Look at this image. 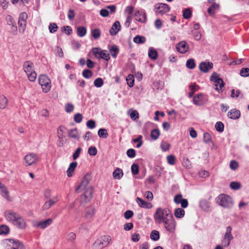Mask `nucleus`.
Wrapping results in <instances>:
<instances>
[{"label":"nucleus","instance_id":"obj_1","mask_svg":"<svg viewBox=\"0 0 249 249\" xmlns=\"http://www.w3.org/2000/svg\"><path fill=\"white\" fill-rule=\"evenodd\" d=\"M172 215L170 211L166 208H158L154 213V219L158 224H161Z\"/></svg>","mask_w":249,"mask_h":249},{"label":"nucleus","instance_id":"obj_2","mask_svg":"<svg viewBox=\"0 0 249 249\" xmlns=\"http://www.w3.org/2000/svg\"><path fill=\"white\" fill-rule=\"evenodd\" d=\"M34 67L33 62L30 61H25L23 65L24 71L31 82L35 81L37 77V74L34 70Z\"/></svg>","mask_w":249,"mask_h":249},{"label":"nucleus","instance_id":"obj_3","mask_svg":"<svg viewBox=\"0 0 249 249\" xmlns=\"http://www.w3.org/2000/svg\"><path fill=\"white\" fill-rule=\"evenodd\" d=\"M216 202L219 205L225 208H231L233 206L231 197L225 194L219 195L217 198Z\"/></svg>","mask_w":249,"mask_h":249},{"label":"nucleus","instance_id":"obj_4","mask_svg":"<svg viewBox=\"0 0 249 249\" xmlns=\"http://www.w3.org/2000/svg\"><path fill=\"white\" fill-rule=\"evenodd\" d=\"M111 240L109 235H104L98 239L93 244V249H103L107 247Z\"/></svg>","mask_w":249,"mask_h":249},{"label":"nucleus","instance_id":"obj_5","mask_svg":"<svg viewBox=\"0 0 249 249\" xmlns=\"http://www.w3.org/2000/svg\"><path fill=\"white\" fill-rule=\"evenodd\" d=\"M38 83L44 92L47 93L50 91L52 87L51 82L47 75H40L38 77Z\"/></svg>","mask_w":249,"mask_h":249},{"label":"nucleus","instance_id":"obj_6","mask_svg":"<svg viewBox=\"0 0 249 249\" xmlns=\"http://www.w3.org/2000/svg\"><path fill=\"white\" fill-rule=\"evenodd\" d=\"M210 80L215 83V89L216 90L219 92L220 91H222V89L224 86V83L223 80L219 77V74L217 73L213 72L210 77Z\"/></svg>","mask_w":249,"mask_h":249},{"label":"nucleus","instance_id":"obj_7","mask_svg":"<svg viewBox=\"0 0 249 249\" xmlns=\"http://www.w3.org/2000/svg\"><path fill=\"white\" fill-rule=\"evenodd\" d=\"M164 227L170 233H174L176 230V222L173 215L162 223Z\"/></svg>","mask_w":249,"mask_h":249},{"label":"nucleus","instance_id":"obj_8","mask_svg":"<svg viewBox=\"0 0 249 249\" xmlns=\"http://www.w3.org/2000/svg\"><path fill=\"white\" fill-rule=\"evenodd\" d=\"M24 160L28 166L36 164L39 160L38 155L35 153H30L24 157Z\"/></svg>","mask_w":249,"mask_h":249},{"label":"nucleus","instance_id":"obj_9","mask_svg":"<svg viewBox=\"0 0 249 249\" xmlns=\"http://www.w3.org/2000/svg\"><path fill=\"white\" fill-rule=\"evenodd\" d=\"M84 194L81 196L80 200L81 203H87L90 201L92 197L93 192L92 187H89L86 190H84Z\"/></svg>","mask_w":249,"mask_h":249},{"label":"nucleus","instance_id":"obj_10","mask_svg":"<svg viewBox=\"0 0 249 249\" xmlns=\"http://www.w3.org/2000/svg\"><path fill=\"white\" fill-rule=\"evenodd\" d=\"M90 181V177L86 176L83 178L81 184L76 188L75 192L77 193H80L83 190H86L87 188L90 187L88 186Z\"/></svg>","mask_w":249,"mask_h":249},{"label":"nucleus","instance_id":"obj_11","mask_svg":"<svg viewBox=\"0 0 249 249\" xmlns=\"http://www.w3.org/2000/svg\"><path fill=\"white\" fill-rule=\"evenodd\" d=\"M20 215L17 212L11 210L7 211L4 213V216L6 219L9 222L13 224Z\"/></svg>","mask_w":249,"mask_h":249},{"label":"nucleus","instance_id":"obj_12","mask_svg":"<svg viewBox=\"0 0 249 249\" xmlns=\"http://www.w3.org/2000/svg\"><path fill=\"white\" fill-rule=\"evenodd\" d=\"M52 223L53 219L51 218H48L44 221H41L34 223L33 226L36 228L44 229L52 224Z\"/></svg>","mask_w":249,"mask_h":249},{"label":"nucleus","instance_id":"obj_13","mask_svg":"<svg viewBox=\"0 0 249 249\" xmlns=\"http://www.w3.org/2000/svg\"><path fill=\"white\" fill-rule=\"evenodd\" d=\"M176 49L179 53H185L189 50V46L185 41H182L177 44Z\"/></svg>","mask_w":249,"mask_h":249},{"label":"nucleus","instance_id":"obj_14","mask_svg":"<svg viewBox=\"0 0 249 249\" xmlns=\"http://www.w3.org/2000/svg\"><path fill=\"white\" fill-rule=\"evenodd\" d=\"M0 194L8 201H12V199L9 195V192L6 186L0 182Z\"/></svg>","mask_w":249,"mask_h":249},{"label":"nucleus","instance_id":"obj_15","mask_svg":"<svg viewBox=\"0 0 249 249\" xmlns=\"http://www.w3.org/2000/svg\"><path fill=\"white\" fill-rule=\"evenodd\" d=\"M170 10L169 6L164 3H160L156 8V13L157 14L163 15Z\"/></svg>","mask_w":249,"mask_h":249},{"label":"nucleus","instance_id":"obj_16","mask_svg":"<svg viewBox=\"0 0 249 249\" xmlns=\"http://www.w3.org/2000/svg\"><path fill=\"white\" fill-rule=\"evenodd\" d=\"M213 67V64L210 62H202L199 64V69L203 72H208Z\"/></svg>","mask_w":249,"mask_h":249},{"label":"nucleus","instance_id":"obj_17","mask_svg":"<svg viewBox=\"0 0 249 249\" xmlns=\"http://www.w3.org/2000/svg\"><path fill=\"white\" fill-rule=\"evenodd\" d=\"M13 225L19 229H24L27 226L25 219L20 215L17 218V220L13 223Z\"/></svg>","mask_w":249,"mask_h":249},{"label":"nucleus","instance_id":"obj_18","mask_svg":"<svg viewBox=\"0 0 249 249\" xmlns=\"http://www.w3.org/2000/svg\"><path fill=\"white\" fill-rule=\"evenodd\" d=\"M136 202L139 206L142 208L150 209L152 207V205L151 203L147 202L139 197L136 198Z\"/></svg>","mask_w":249,"mask_h":249},{"label":"nucleus","instance_id":"obj_19","mask_svg":"<svg viewBox=\"0 0 249 249\" xmlns=\"http://www.w3.org/2000/svg\"><path fill=\"white\" fill-rule=\"evenodd\" d=\"M120 28L121 26L120 22L118 21H115L109 30L110 35L112 36L116 35L120 31Z\"/></svg>","mask_w":249,"mask_h":249},{"label":"nucleus","instance_id":"obj_20","mask_svg":"<svg viewBox=\"0 0 249 249\" xmlns=\"http://www.w3.org/2000/svg\"><path fill=\"white\" fill-rule=\"evenodd\" d=\"M228 116L232 119H237L240 116V112L236 109H231L228 112Z\"/></svg>","mask_w":249,"mask_h":249},{"label":"nucleus","instance_id":"obj_21","mask_svg":"<svg viewBox=\"0 0 249 249\" xmlns=\"http://www.w3.org/2000/svg\"><path fill=\"white\" fill-rule=\"evenodd\" d=\"M135 18L136 20L141 22H144L146 21V18L145 13L138 11L134 15Z\"/></svg>","mask_w":249,"mask_h":249},{"label":"nucleus","instance_id":"obj_22","mask_svg":"<svg viewBox=\"0 0 249 249\" xmlns=\"http://www.w3.org/2000/svg\"><path fill=\"white\" fill-rule=\"evenodd\" d=\"M219 8V4H217L216 3H213L208 9V12L211 16L214 17V14H215V11L218 10Z\"/></svg>","mask_w":249,"mask_h":249},{"label":"nucleus","instance_id":"obj_23","mask_svg":"<svg viewBox=\"0 0 249 249\" xmlns=\"http://www.w3.org/2000/svg\"><path fill=\"white\" fill-rule=\"evenodd\" d=\"M94 213L95 209L93 207L88 208L84 217L87 219H90L93 216Z\"/></svg>","mask_w":249,"mask_h":249},{"label":"nucleus","instance_id":"obj_24","mask_svg":"<svg viewBox=\"0 0 249 249\" xmlns=\"http://www.w3.org/2000/svg\"><path fill=\"white\" fill-rule=\"evenodd\" d=\"M112 175L114 178L120 179L123 176L124 173L121 169L117 168L113 172Z\"/></svg>","mask_w":249,"mask_h":249},{"label":"nucleus","instance_id":"obj_25","mask_svg":"<svg viewBox=\"0 0 249 249\" xmlns=\"http://www.w3.org/2000/svg\"><path fill=\"white\" fill-rule=\"evenodd\" d=\"M56 200H54L52 199H50L49 200L46 201L42 206V210L46 211L48 210L50 208H51L53 205L56 202Z\"/></svg>","mask_w":249,"mask_h":249},{"label":"nucleus","instance_id":"obj_26","mask_svg":"<svg viewBox=\"0 0 249 249\" xmlns=\"http://www.w3.org/2000/svg\"><path fill=\"white\" fill-rule=\"evenodd\" d=\"M77 162L76 161H74V162H71L67 171V176L69 177H70L72 176V173L74 171V170H75V168L77 166Z\"/></svg>","mask_w":249,"mask_h":249},{"label":"nucleus","instance_id":"obj_27","mask_svg":"<svg viewBox=\"0 0 249 249\" xmlns=\"http://www.w3.org/2000/svg\"><path fill=\"white\" fill-rule=\"evenodd\" d=\"M203 94L201 93L198 94L193 98L194 103L196 105H201L202 102Z\"/></svg>","mask_w":249,"mask_h":249},{"label":"nucleus","instance_id":"obj_28","mask_svg":"<svg viewBox=\"0 0 249 249\" xmlns=\"http://www.w3.org/2000/svg\"><path fill=\"white\" fill-rule=\"evenodd\" d=\"M175 216L178 218H182L185 214V211L181 208H177L175 211Z\"/></svg>","mask_w":249,"mask_h":249},{"label":"nucleus","instance_id":"obj_29","mask_svg":"<svg viewBox=\"0 0 249 249\" xmlns=\"http://www.w3.org/2000/svg\"><path fill=\"white\" fill-rule=\"evenodd\" d=\"M68 135L70 137L73 138L74 139H78L79 138V135L78 134L77 130L76 128H74L71 129L68 132Z\"/></svg>","mask_w":249,"mask_h":249},{"label":"nucleus","instance_id":"obj_30","mask_svg":"<svg viewBox=\"0 0 249 249\" xmlns=\"http://www.w3.org/2000/svg\"><path fill=\"white\" fill-rule=\"evenodd\" d=\"M8 103V100L3 95L0 96V109H3L6 107Z\"/></svg>","mask_w":249,"mask_h":249},{"label":"nucleus","instance_id":"obj_31","mask_svg":"<svg viewBox=\"0 0 249 249\" xmlns=\"http://www.w3.org/2000/svg\"><path fill=\"white\" fill-rule=\"evenodd\" d=\"M76 237V234L73 232H71L67 235L66 240L68 242L72 243L75 240Z\"/></svg>","mask_w":249,"mask_h":249},{"label":"nucleus","instance_id":"obj_32","mask_svg":"<svg viewBox=\"0 0 249 249\" xmlns=\"http://www.w3.org/2000/svg\"><path fill=\"white\" fill-rule=\"evenodd\" d=\"M91 35L94 39H98L100 38L101 33L99 29H94L91 30Z\"/></svg>","mask_w":249,"mask_h":249},{"label":"nucleus","instance_id":"obj_33","mask_svg":"<svg viewBox=\"0 0 249 249\" xmlns=\"http://www.w3.org/2000/svg\"><path fill=\"white\" fill-rule=\"evenodd\" d=\"M10 242L13 245V247L11 249H23V246L18 241L16 242L13 240H11Z\"/></svg>","mask_w":249,"mask_h":249},{"label":"nucleus","instance_id":"obj_34","mask_svg":"<svg viewBox=\"0 0 249 249\" xmlns=\"http://www.w3.org/2000/svg\"><path fill=\"white\" fill-rule=\"evenodd\" d=\"M77 33L79 36L83 37L87 33V29L83 26L79 27L77 28Z\"/></svg>","mask_w":249,"mask_h":249},{"label":"nucleus","instance_id":"obj_35","mask_svg":"<svg viewBox=\"0 0 249 249\" xmlns=\"http://www.w3.org/2000/svg\"><path fill=\"white\" fill-rule=\"evenodd\" d=\"M160 135V130L158 129H153L151 131L150 136L152 139L156 140Z\"/></svg>","mask_w":249,"mask_h":249},{"label":"nucleus","instance_id":"obj_36","mask_svg":"<svg viewBox=\"0 0 249 249\" xmlns=\"http://www.w3.org/2000/svg\"><path fill=\"white\" fill-rule=\"evenodd\" d=\"M109 52L113 57H116L119 53V49L116 45H113L109 49Z\"/></svg>","mask_w":249,"mask_h":249},{"label":"nucleus","instance_id":"obj_37","mask_svg":"<svg viewBox=\"0 0 249 249\" xmlns=\"http://www.w3.org/2000/svg\"><path fill=\"white\" fill-rule=\"evenodd\" d=\"M148 56L152 59H156L158 57L157 52L152 48L149 49L148 51Z\"/></svg>","mask_w":249,"mask_h":249},{"label":"nucleus","instance_id":"obj_38","mask_svg":"<svg viewBox=\"0 0 249 249\" xmlns=\"http://www.w3.org/2000/svg\"><path fill=\"white\" fill-rule=\"evenodd\" d=\"M27 21H22L18 20V25L19 31L21 33H24L25 28L26 26Z\"/></svg>","mask_w":249,"mask_h":249},{"label":"nucleus","instance_id":"obj_39","mask_svg":"<svg viewBox=\"0 0 249 249\" xmlns=\"http://www.w3.org/2000/svg\"><path fill=\"white\" fill-rule=\"evenodd\" d=\"M98 134L99 137L105 139L107 138L108 136V134L107 133V129L105 128H100L98 130Z\"/></svg>","mask_w":249,"mask_h":249},{"label":"nucleus","instance_id":"obj_40","mask_svg":"<svg viewBox=\"0 0 249 249\" xmlns=\"http://www.w3.org/2000/svg\"><path fill=\"white\" fill-rule=\"evenodd\" d=\"M10 231L9 228L5 225L0 226V234H7Z\"/></svg>","mask_w":249,"mask_h":249},{"label":"nucleus","instance_id":"obj_41","mask_svg":"<svg viewBox=\"0 0 249 249\" xmlns=\"http://www.w3.org/2000/svg\"><path fill=\"white\" fill-rule=\"evenodd\" d=\"M127 84L129 87H132L134 86V78L133 75L129 74L126 78Z\"/></svg>","mask_w":249,"mask_h":249},{"label":"nucleus","instance_id":"obj_42","mask_svg":"<svg viewBox=\"0 0 249 249\" xmlns=\"http://www.w3.org/2000/svg\"><path fill=\"white\" fill-rule=\"evenodd\" d=\"M133 41L136 43L141 44L145 41V38L144 36L137 35L134 38Z\"/></svg>","mask_w":249,"mask_h":249},{"label":"nucleus","instance_id":"obj_43","mask_svg":"<svg viewBox=\"0 0 249 249\" xmlns=\"http://www.w3.org/2000/svg\"><path fill=\"white\" fill-rule=\"evenodd\" d=\"M186 66L188 69H194L196 67L195 60L192 58L188 59L186 62Z\"/></svg>","mask_w":249,"mask_h":249},{"label":"nucleus","instance_id":"obj_44","mask_svg":"<svg viewBox=\"0 0 249 249\" xmlns=\"http://www.w3.org/2000/svg\"><path fill=\"white\" fill-rule=\"evenodd\" d=\"M200 206L204 210H207L210 208V203L206 200L200 202Z\"/></svg>","mask_w":249,"mask_h":249},{"label":"nucleus","instance_id":"obj_45","mask_svg":"<svg viewBox=\"0 0 249 249\" xmlns=\"http://www.w3.org/2000/svg\"><path fill=\"white\" fill-rule=\"evenodd\" d=\"M100 57L108 60L110 59L109 54L106 50H103L100 53Z\"/></svg>","mask_w":249,"mask_h":249},{"label":"nucleus","instance_id":"obj_46","mask_svg":"<svg viewBox=\"0 0 249 249\" xmlns=\"http://www.w3.org/2000/svg\"><path fill=\"white\" fill-rule=\"evenodd\" d=\"M150 238L154 241H157L160 238L159 232L157 231H153L150 234Z\"/></svg>","mask_w":249,"mask_h":249},{"label":"nucleus","instance_id":"obj_47","mask_svg":"<svg viewBox=\"0 0 249 249\" xmlns=\"http://www.w3.org/2000/svg\"><path fill=\"white\" fill-rule=\"evenodd\" d=\"M160 147L163 151H167L169 149L170 144L166 142H162L160 144Z\"/></svg>","mask_w":249,"mask_h":249},{"label":"nucleus","instance_id":"obj_48","mask_svg":"<svg viewBox=\"0 0 249 249\" xmlns=\"http://www.w3.org/2000/svg\"><path fill=\"white\" fill-rule=\"evenodd\" d=\"M240 75L242 77H248L249 76V68H243L240 71Z\"/></svg>","mask_w":249,"mask_h":249},{"label":"nucleus","instance_id":"obj_49","mask_svg":"<svg viewBox=\"0 0 249 249\" xmlns=\"http://www.w3.org/2000/svg\"><path fill=\"white\" fill-rule=\"evenodd\" d=\"M104 84L103 80L101 78H98L94 81V85L97 88L101 87Z\"/></svg>","mask_w":249,"mask_h":249},{"label":"nucleus","instance_id":"obj_50","mask_svg":"<svg viewBox=\"0 0 249 249\" xmlns=\"http://www.w3.org/2000/svg\"><path fill=\"white\" fill-rule=\"evenodd\" d=\"M82 75L86 78H89L92 76V72L90 70L86 69L83 71Z\"/></svg>","mask_w":249,"mask_h":249},{"label":"nucleus","instance_id":"obj_51","mask_svg":"<svg viewBox=\"0 0 249 249\" xmlns=\"http://www.w3.org/2000/svg\"><path fill=\"white\" fill-rule=\"evenodd\" d=\"M225 240L227 239V243L225 245V247H228L229 246L230 244V241L232 239V236L231 234V233L226 232L225 236Z\"/></svg>","mask_w":249,"mask_h":249},{"label":"nucleus","instance_id":"obj_52","mask_svg":"<svg viewBox=\"0 0 249 249\" xmlns=\"http://www.w3.org/2000/svg\"><path fill=\"white\" fill-rule=\"evenodd\" d=\"M58 29V26L55 23H51L49 26V29L51 33H54L56 32Z\"/></svg>","mask_w":249,"mask_h":249},{"label":"nucleus","instance_id":"obj_53","mask_svg":"<svg viewBox=\"0 0 249 249\" xmlns=\"http://www.w3.org/2000/svg\"><path fill=\"white\" fill-rule=\"evenodd\" d=\"M215 127L217 131L221 132L224 130V124L222 122H218L216 123Z\"/></svg>","mask_w":249,"mask_h":249},{"label":"nucleus","instance_id":"obj_54","mask_svg":"<svg viewBox=\"0 0 249 249\" xmlns=\"http://www.w3.org/2000/svg\"><path fill=\"white\" fill-rule=\"evenodd\" d=\"M192 15V12L189 8L186 9L183 11V17L185 19H188L190 18Z\"/></svg>","mask_w":249,"mask_h":249},{"label":"nucleus","instance_id":"obj_55","mask_svg":"<svg viewBox=\"0 0 249 249\" xmlns=\"http://www.w3.org/2000/svg\"><path fill=\"white\" fill-rule=\"evenodd\" d=\"M230 187L234 190H238L241 188V184L238 182H231L230 185Z\"/></svg>","mask_w":249,"mask_h":249},{"label":"nucleus","instance_id":"obj_56","mask_svg":"<svg viewBox=\"0 0 249 249\" xmlns=\"http://www.w3.org/2000/svg\"><path fill=\"white\" fill-rule=\"evenodd\" d=\"M238 163L236 161L234 160H232L231 161L230 167L231 170H235L238 168Z\"/></svg>","mask_w":249,"mask_h":249},{"label":"nucleus","instance_id":"obj_57","mask_svg":"<svg viewBox=\"0 0 249 249\" xmlns=\"http://www.w3.org/2000/svg\"><path fill=\"white\" fill-rule=\"evenodd\" d=\"M167 162L169 164L174 165L175 163L176 159L174 155H170L167 156Z\"/></svg>","mask_w":249,"mask_h":249},{"label":"nucleus","instance_id":"obj_58","mask_svg":"<svg viewBox=\"0 0 249 249\" xmlns=\"http://www.w3.org/2000/svg\"><path fill=\"white\" fill-rule=\"evenodd\" d=\"M88 153L91 156H95L97 153V150L95 147L90 146L89 148Z\"/></svg>","mask_w":249,"mask_h":249},{"label":"nucleus","instance_id":"obj_59","mask_svg":"<svg viewBox=\"0 0 249 249\" xmlns=\"http://www.w3.org/2000/svg\"><path fill=\"white\" fill-rule=\"evenodd\" d=\"M126 154L129 158H134L136 156V151L134 149H129L126 152Z\"/></svg>","mask_w":249,"mask_h":249},{"label":"nucleus","instance_id":"obj_60","mask_svg":"<svg viewBox=\"0 0 249 249\" xmlns=\"http://www.w3.org/2000/svg\"><path fill=\"white\" fill-rule=\"evenodd\" d=\"M139 166L137 164H133L131 166V171L133 174L137 175L139 173Z\"/></svg>","mask_w":249,"mask_h":249},{"label":"nucleus","instance_id":"obj_61","mask_svg":"<svg viewBox=\"0 0 249 249\" xmlns=\"http://www.w3.org/2000/svg\"><path fill=\"white\" fill-rule=\"evenodd\" d=\"M131 119L135 121L139 118V113L137 110H132V112L130 114Z\"/></svg>","mask_w":249,"mask_h":249},{"label":"nucleus","instance_id":"obj_62","mask_svg":"<svg viewBox=\"0 0 249 249\" xmlns=\"http://www.w3.org/2000/svg\"><path fill=\"white\" fill-rule=\"evenodd\" d=\"M203 141L206 143H209L211 142V137L208 133H205L203 135Z\"/></svg>","mask_w":249,"mask_h":249},{"label":"nucleus","instance_id":"obj_63","mask_svg":"<svg viewBox=\"0 0 249 249\" xmlns=\"http://www.w3.org/2000/svg\"><path fill=\"white\" fill-rule=\"evenodd\" d=\"M87 126L90 129H93L95 127V122L92 120H89L87 122Z\"/></svg>","mask_w":249,"mask_h":249},{"label":"nucleus","instance_id":"obj_64","mask_svg":"<svg viewBox=\"0 0 249 249\" xmlns=\"http://www.w3.org/2000/svg\"><path fill=\"white\" fill-rule=\"evenodd\" d=\"M133 215V212L131 210H127L124 213V217L125 219H128L132 217Z\"/></svg>","mask_w":249,"mask_h":249}]
</instances>
